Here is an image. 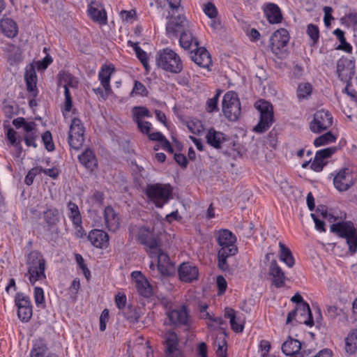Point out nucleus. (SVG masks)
I'll return each instance as SVG.
<instances>
[{"label":"nucleus","instance_id":"1","mask_svg":"<svg viewBox=\"0 0 357 357\" xmlns=\"http://www.w3.org/2000/svg\"><path fill=\"white\" fill-rule=\"evenodd\" d=\"M26 265L29 281L31 285L37 282H43L47 279L45 270L46 260L41 252L38 250L31 251L26 256Z\"/></svg>","mask_w":357,"mask_h":357},{"label":"nucleus","instance_id":"2","mask_svg":"<svg viewBox=\"0 0 357 357\" xmlns=\"http://www.w3.org/2000/svg\"><path fill=\"white\" fill-rule=\"evenodd\" d=\"M156 63L162 70L174 74L181 73L183 68L180 56L169 48L158 52Z\"/></svg>","mask_w":357,"mask_h":357},{"label":"nucleus","instance_id":"3","mask_svg":"<svg viewBox=\"0 0 357 357\" xmlns=\"http://www.w3.org/2000/svg\"><path fill=\"white\" fill-rule=\"evenodd\" d=\"M172 188L169 184H148L144 192L157 208H162L172 198Z\"/></svg>","mask_w":357,"mask_h":357},{"label":"nucleus","instance_id":"4","mask_svg":"<svg viewBox=\"0 0 357 357\" xmlns=\"http://www.w3.org/2000/svg\"><path fill=\"white\" fill-rule=\"evenodd\" d=\"M129 232L136 240L146 247V251L155 250L160 245L158 237L153 230L146 226L130 225Z\"/></svg>","mask_w":357,"mask_h":357},{"label":"nucleus","instance_id":"5","mask_svg":"<svg viewBox=\"0 0 357 357\" xmlns=\"http://www.w3.org/2000/svg\"><path fill=\"white\" fill-rule=\"evenodd\" d=\"M255 107L260 112V119L254 131L257 133L266 132L274 121L273 105L264 100H260L255 103Z\"/></svg>","mask_w":357,"mask_h":357},{"label":"nucleus","instance_id":"6","mask_svg":"<svg viewBox=\"0 0 357 357\" xmlns=\"http://www.w3.org/2000/svg\"><path fill=\"white\" fill-rule=\"evenodd\" d=\"M222 112L227 119L238 120L241 113V102L238 95L234 91L227 92L222 100Z\"/></svg>","mask_w":357,"mask_h":357},{"label":"nucleus","instance_id":"7","mask_svg":"<svg viewBox=\"0 0 357 357\" xmlns=\"http://www.w3.org/2000/svg\"><path fill=\"white\" fill-rule=\"evenodd\" d=\"M330 177H333L334 187L340 192L347 191L356 181L352 170L348 167L331 173Z\"/></svg>","mask_w":357,"mask_h":357},{"label":"nucleus","instance_id":"8","mask_svg":"<svg viewBox=\"0 0 357 357\" xmlns=\"http://www.w3.org/2000/svg\"><path fill=\"white\" fill-rule=\"evenodd\" d=\"M190 312L188 307L182 305L177 308L169 310L167 312V316L175 326L183 327L185 330H189L192 324Z\"/></svg>","mask_w":357,"mask_h":357},{"label":"nucleus","instance_id":"9","mask_svg":"<svg viewBox=\"0 0 357 357\" xmlns=\"http://www.w3.org/2000/svg\"><path fill=\"white\" fill-rule=\"evenodd\" d=\"M149 257L154 261H157V271L160 276H169L174 271L173 263L170 261L169 257L160 248L149 251Z\"/></svg>","mask_w":357,"mask_h":357},{"label":"nucleus","instance_id":"10","mask_svg":"<svg viewBox=\"0 0 357 357\" xmlns=\"http://www.w3.org/2000/svg\"><path fill=\"white\" fill-rule=\"evenodd\" d=\"M162 344L165 357H185L178 348V340L176 333L169 330L162 334Z\"/></svg>","mask_w":357,"mask_h":357},{"label":"nucleus","instance_id":"11","mask_svg":"<svg viewBox=\"0 0 357 357\" xmlns=\"http://www.w3.org/2000/svg\"><path fill=\"white\" fill-rule=\"evenodd\" d=\"M355 64L351 59L342 57L337 62V74L340 79L347 83V86L344 88V91L347 94L354 96V95L348 91V86L354 76Z\"/></svg>","mask_w":357,"mask_h":357},{"label":"nucleus","instance_id":"12","mask_svg":"<svg viewBox=\"0 0 357 357\" xmlns=\"http://www.w3.org/2000/svg\"><path fill=\"white\" fill-rule=\"evenodd\" d=\"M15 304L17 307V316L22 322H28L33 314L31 301L29 296L17 292L15 296Z\"/></svg>","mask_w":357,"mask_h":357},{"label":"nucleus","instance_id":"13","mask_svg":"<svg viewBox=\"0 0 357 357\" xmlns=\"http://www.w3.org/2000/svg\"><path fill=\"white\" fill-rule=\"evenodd\" d=\"M333 124L332 114L327 110L320 109L314 114L313 120L310 123V129L312 132L320 133Z\"/></svg>","mask_w":357,"mask_h":357},{"label":"nucleus","instance_id":"14","mask_svg":"<svg viewBox=\"0 0 357 357\" xmlns=\"http://www.w3.org/2000/svg\"><path fill=\"white\" fill-rule=\"evenodd\" d=\"M289 40V33L285 29H280L275 31L270 38L271 51L277 56H280L283 49L287 46Z\"/></svg>","mask_w":357,"mask_h":357},{"label":"nucleus","instance_id":"15","mask_svg":"<svg viewBox=\"0 0 357 357\" xmlns=\"http://www.w3.org/2000/svg\"><path fill=\"white\" fill-rule=\"evenodd\" d=\"M218 245L221 247L219 250H224L229 255H236L238 248L235 244L236 238L231 231L228 229H222L218 231L217 238Z\"/></svg>","mask_w":357,"mask_h":357},{"label":"nucleus","instance_id":"16","mask_svg":"<svg viewBox=\"0 0 357 357\" xmlns=\"http://www.w3.org/2000/svg\"><path fill=\"white\" fill-rule=\"evenodd\" d=\"M189 22L184 15H178L169 20L166 25V31L169 37H177L190 28Z\"/></svg>","mask_w":357,"mask_h":357},{"label":"nucleus","instance_id":"17","mask_svg":"<svg viewBox=\"0 0 357 357\" xmlns=\"http://www.w3.org/2000/svg\"><path fill=\"white\" fill-rule=\"evenodd\" d=\"M135 280V287L139 295L144 298H150L153 294L152 285L147 278L140 271H133L131 273Z\"/></svg>","mask_w":357,"mask_h":357},{"label":"nucleus","instance_id":"18","mask_svg":"<svg viewBox=\"0 0 357 357\" xmlns=\"http://www.w3.org/2000/svg\"><path fill=\"white\" fill-rule=\"evenodd\" d=\"M179 279L184 282H192L199 277L198 268L190 262L181 264L178 268Z\"/></svg>","mask_w":357,"mask_h":357},{"label":"nucleus","instance_id":"19","mask_svg":"<svg viewBox=\"0 0 357 357\" xmlns=\"http://www.w3.org/2000/svg\"><path fill=\"white\" fill-rule=\"evenodd\" d=\"M87 12L91 19L100 25L107 24V15L103 6L92 1L88 6Z\"/></svg>","mask_w":357,"mask_h":357},{"label":"nucleus","instance_id":"20","mask_svg":"<svg viewBox=\"0 0 357 357\" xmlns=\"http://www.w3.org/2000/svg\"><path fill=\"white\" fill-rule=\"evenodd\" d=\"M190 54L191 59L199 67L208 69L212 65L211 55L204 47L194 48Z\"/></svg>","mask_w":357,"mask_h":357},{"label":"nucleus","instance_id":"21","mask_svg":"<svg viewBox=\"0 0 357 357\" xmlns=\"http://www.w3.org/2000/svg\"><path fill=\"white\" fill-rule=\"evenodd\" d=\"M88 240L96 248H107L109 245V236L102 229H93L88 236Z\"/></svg>","mask_w":357,"mask_h":357},{"label":"nucleus","instance_id":"22","mask_svg":"<svg viewBox=\"0 0 357 357\" xmlns=\"http://www.w3.org/2000/svg\"><path fill=\"white\" fill-rule=\"evenodd\" d=\"M59 86L63 83V86L64 88L65 96L64 111L69 112L73 107L72 97L68 89V86L71 85L72 76L68 73H60L59 74Z\"/></svg>","mask_w":357,"mask_h":357},{"label":"nucleus","instance_id":"23","mask_svg":"<svg viewBox=\"0 0 357 357\" xmlns=\"http://www.w3.org/2000/svg\"><path fill=\"white\" fill-rule=\"evenodd\" d=\"M114 71L115 68L113 64H104L98 73V79L107 94L112 91L110 79L111 75Z\"/></svg>","mask_w":357,"mask_h":357},{"label":"nucleus","instance_id":"24","mask_svg":"<svg viewBox=\"0 0 357 357\" xmlns=\"http://www.w3.org/2000/svg\"><path fill=\"white\" fill-rule=\"evenodd\" d=\"M282 351L286 356H301L303 357L305 351H301V342L296 339L289 337L282 344Z\"/></svg>","mask_w":357,"mask_h":357},{"label":"nucleus","instance_id":"25","mask_svg":"<svg viewBox=\"0 0 357 357\" xmlns=\"http://www.w3.org/2000/svg\"><path fill=\"white\" fill-rule=\"evenodd\" d=\"M104 218L107 228L110 231H116L120 227V218L114 209L108 206L104 210Z\"/></svg>","mask_w":357,"mask_h":357},{"label":"nucleus","instance_id":"26","mask_svg":"<svg viewBox=\"0 0 357 357\" xmlns=\"http://www.w3.org/2000/svg\"><path fill=\"white\" fill-rule=\"evenodd\" d=\"M269 274L272 276V282L277 288H280L284 285L286 280L285 273L275 260H273L271 262Z\"/></svg>","mask_w":357,"mask_h":357},{"label":"nucleus","instance_id":"27","mask_svg":"<svg viewBox=\"0 0 357 357\" xmlns=\"http://www.w3.org/2000/svg\"><path fill=\"white\" fill-rule=\"evenodd\" d=\"M79 162L89 171L93 172L98 167V160L93 151L86 149L79 156Z\"/></svg>","mask_w":357,"mask_h":357},{"label":"nucleus","instance_id":"28","mask_svg":"<svg viewBox=\"0 0 357 357\" xmlns=\"http://www.w3.org/2000/svg\"><path fill=\"white\" fill-rule=\"evenodd\" d=\"M331 231L337 234L342 238L346 239L354 234L357 230L355 229L353 223L351 222H343L336 224H333L331 226Z\"/></svg>","mask_w":357,"mask_h":357},{"label":"nucleus","instance_id":"29","mask_svg":"<svg viewBox=\"0 0 357 357\" xmlns=\"http://www.w3.org/2000/svg\"><path fill=\"white\" fill-rule=\"evenodd\" d=\"M298 312V318L296 321L300 324H304L308 326H312L314 325V321L310 310V305L308 303H301L296 306Z\"/></svg>","mask_w":357,"mask_h":357},{"label":"nucleus","instance_id":"30","mask_svg":"<svg viewBox=\"0 0 357 357\" xmlns=\"http://www.w3.org/2000/svg\"><path fill=\"white\" fill-rule=\"evenodd\" d=\"M264 14L271 24H278L282 21V15L279 6L273 3H268L266 5Z\"/></svg>","mask_w":357,"mask_h":357},{"label":"nucleus","instance_id":"31","mask_svg":"<svg viewBox=\"0 0 357 357\" xmlns=\"http://www.w3.org/2000/svg\"><path fill=\"white\" fill-rule=\"evenodd\" d=\"M24 141L27 146L37 147L36 140L38 137L37 124L34 121H29V125H26L24 130Z\"/></svg>","mask_w":357,"mask_h":357},{"label":"nucleus","instance_id":"32","mask_svg":"<svg viewBox=\"0 0 357 357\" xmlns=\"http://www.w3.org/2000/svg\"><path fill=\"white\" fill-rule=\"evenodd\" d=\"M206 139L210 146L218 149L221 148L222 144L226 140V136L224 133L211 128L206 135Z\"/></svg>","mask_w":357,"mask_h":357},{"label":"nucleus","instance_id":"33","mask_svg":"<svg viewBox=\"0 0 357 357\" xmlns=\"http://www.w3.org/2000/svg\"><path fill=\"white\" fill-rule=\"evenodd\" d=\"M179 43L180 45L185 50H192L199 46V42L197 39L192 36L190 27L188 28V30H185L180 33Z\"/></svg>","mask_w":357,"mask_h":357},{"label":"nucleus","instance_id":"34","mask_svg":"<svg viewBox=\"0 0 357 357\" xmlns=\"http://www.w3.org/2000/svg\"><path fill=\"white\" fill-rule=\"evenodd\" d=\"M44 220L47 224L48 231H56L57 232L56 224L59 221V213L56 208H48L45 211Z\"/></svg>","mask_w":357,"mask_h":357},{"label":"nucleus","instance_id":"35","mask_svg":"<svg viewBox=\"0 0 357 357\" xmlns=\"http://www.w3.org/2000/svg\"><path fill=\"white\" fill-rule=\"evenodd\" d=\"M24 79L26 84L27 91L32 93V96L36 97L38 92L36 89L37 76L33 66L26 68Z\"/></svg>","mask_w":357,"mask_h":357},{"label":"nucleus","instance_id":"36","mask_svg":"<svg viewBox=\"0 0 357 357\" xmlns=\"http://www.w3.org/2000/svg\"><path fill=\"white\" fill-rule=\"evenodd\" d=\"M47 346L44 339L39 338L36 340L30 352V357H46Z\"/></svg>","mask_w":357,"mask_h":357},{"label":"nucleus","instance_id":"37","mask_svg":"<svg viewBox=\"0 0 357 357\" xmlns=\"http://www.w3.org/2000/svg\"><path fill=\"white\" fill-rule=\"evenodd\" d=\"M0 26L3 33L9 38L15 37L17 33V26L16 23L11 19H3L0 22Z\"/></svg>","mask_w":357,"mask_h":357},{"label":"nucleus","instance_id":"38","mask_svg":"<svg viewBox=\"0 0 357 357\" xmlns=\"http://www.w3.org/2000/svg\"><path fill=\"white\" fill-rule=\"evenodd\" d=\"M68 216L73 222V225H79L82 223L81 213L78 206L73 202H69L67 204Z\"/></svg>","mask_w":357,"mask_h":357},{"label":"nucleus","instance_id":"39","mask_svg":"<svg viewBox=\"0 0 357 357\" xmlns=\"http://www.w3.org/2000/svg\"><path fill=\"white\" fill-rule=\"evenodd\" d=\"M280 259L284 262L287 266L291 268L295 264L294 258L291 250L282 242L279 243Z\"/></svg>","mask_w":357,"mask_h":357},{"label":"nucleus","instance_id":"40","mask_svg":"<svg viewBox=\"0 0 357 357\" xmlns=\"http://www.w3.org/2000/svg\"><path fill=\"white\" fill-rule=\"evenodd\" d=\"M345 349L349 354L357 351V330L351 332L345 339Z\"/></svg>","mask_w":357,"mask_h":357},{"label":"nucleus","instance_id":"41","mask_svg":"<svg viewBox=\"0 0 357 357\" xmlns=\"http://www.w3.org/2000/svg\"><path fill=\"white\" fill-rule=\"evenodd\" d=\"M312 89L313 88L310 83H300L296 90V96L299 101H301L304 99H307L311 96Z\"/></svg>","mask_w":357,"mask_h":357},{"label":"nucleus","instance_id":"42","mask_svg":"<svg viewBox=\"0 0 357 357\" xmlns=\"http://www.w3.org/2000/svg\"><path fill=\"white\" fill-rule=\"evenodd\" d=\"M123 314L124 317L132 324L137 323L141 317L138 309L132 305H128L125 307Z\"/></svg>","mask_w":357,"mask_h":357},{"label":"nucleus","instance_id":"43","mask_svg":"<svg viewBox=\"0 0 357 357\" xmlns=\"http://www.w3.org/2000/svg\"><path fill=\"white\" fill-rule=\"evenodd\" d=\"M333 34L340 43L337 49L343 50L347 53H351L352 52V46L347 42L344 37V32L340 29H336L334 30Z\"/></svg>","mask_w":357,"mask_h":357},{"label":"nucleus","instance_id":"44","mask_svg":"<svg viewBox=\"0 0 357 357\" xmlns=\"http://www.w3.org/2000/svg\"><path fill=\"white\" fill-rule=\"evenodd\" d=\"M133 121L138 122L143 121L142 119L144 117L150 118L152 116L150 111L144 106H136L132 109Z\"/></svg>","mask_w":357,"mask_h":357},{"label":"nucleus","instance_id":"45","mask_svg":"<svg viewBox=\"0 0 357 357\" xmlns=\"http://www.w3.org/2000/svg\"><path fill=\"white\" fill-rule=\"evenodd\" d=\"M68 142L71 148L78 150L83 146L84 134H68Z\"/></svg>","mask_w":357,"mask_h":357},{"label":"nucleus","instance_id":"46","mask_svg":"<svg viewBox=\"0 0 357 357\" xmlns=\"http://www.w3.org/2000/svg\"><path fill=\"white\" fill-rule=\"evenodd\" d=\"M336 137L331 132H327L326 133L317 137L314 141V145L316 147L324 146L328 144L335 142Z\"/></svg>","mask_w":357,"mask_h":357},{"label":"nucleus","instance_id":"47","mask_svg":"<svg viewBox=\"0 0 357 357\" xmlns=\"http://www.w3.org/2000/svg\"><path fill=\"white\" fill-rule=\"evenodd\" d=\"M33 297L36 305L38 307L44 308L45 307V294L43 288L36 287L33 291Z\"/></svg>","mask_w":357,"mask_h":357},{"label":"nucleus","instance_id":"48","mask_svg":"<svg viewBox=\"0 0 357 357\" xmlns=\"http://www.w3.org/2000/svg\"><path fill=\"white\" fill-rule=\"evenodd\" d=\"M234 255H229V252H225L224 250H219L218 252L219 268L224 271H228L229 268V266L227 261V259Z\"/></svg>","mask_w":357,"mask_h":357},{"label":"nucleus","instance_id":"49","mask_svg":"<svg viewBox=\"0 0 357 357\" xmlns=\"http://www.w3.org/2000/svg\"><path fill=\"white\" fill-rule=\"evenodd\" d=\"M148 95L149 91L146 86L141 82L135 80L134 82L133 89L130 93V96H141L143 97H146Z\"/></svg>","mask_w":357,"mask_h":357},{"label":"nucleus","instance_id":"50","mask_svg":"<svg viewBox=\"0 0 357 357\" xmlns=\"http://www.w3.org/2000/svg\"><path fill=\"white\" fill-rule=\"evenodd\" d=\"M84 134V128L78 118L72 119L68 134Z\"/></svg>","mask_w":357,"mask_h":357},{"label":"nucleus","instance_id":"51","mask_svg":"<svg viewBox=\"0 0 357 357\" xmlns=\"http://www.w3.org/2000/svg\"><path fill=\"white\" fill-rule=\"evenodd\" d=\"M337 150V149L335 146L328 147L317 151L315 155L317 158L323 160V162H328L327 160L331 158Z\"/></svg>","mask_w":357,"mask_h":357},{"label":"nucleus","instance_id":"52","mask_svg":"<svg viewBox=\"0 0 357 357\" xmlns=\"http://www.w3.org/2000/svg\"><path fill=\"white\" fill-rule=\"evenodd\" d=\"M6 137L8 140L10 142V144L18 148L22 149L21 147V139H17V132L11 128H9L6 132Z\"/></svg>","mask_w":357,"mask_h":357},{"label":"nucleus","instance_id":"53","mask_svg":"<svg viewBox=\"0 0 357 357\" xmlns=\"http://www.w3.org/2000/svg\"><path fill=\"white\" fill-rule=\"evenodd\" d=\"M307 33L312 41V44L315 45L319 38V27L313 24L307 25Z\"/></svg>","mask_w":357,"mask_h":357},{"label":"nucleus","instance_id":"54","mask_svg":"<svg viewBox=\"0 0 357 357\" xmlns=\"http://www.w3.org/2000/svg\"><path fill=\"white\" fill-rule=\"evenodd\" d=\"M221 91H217L216 94L206 102V110L208 112L218 111V102Z\"/></svg>","mask_w":357,"mask_h":357},{"label":"nucleus","instance_id":"55","mask_svg":"<svg viewBox=\"0 0 357 357\" xmlns=\"http://www.w3.org/2000/svg\"><path fill=\"white\" fill-rule=\"evenodd\" d=\"M42 141L48 151L54 150L55 146L52 140V134L50 131H46L42 135Z\"/></svg>","mask_w":357,"mask_h":357},{"label":"nucleus","instance_id":"56","mask_svg":"<svg viewBox=\"0 0 357 357\" xmlns=\"http://www.w3.org/2000/svg\"><path fill=\"white\" fill-rule=\"evenodd\" d=\"M41 170H43L42 167H36L31 169L28 172V173L25 177V180H24L25 183L27 185H31L33 183L35 177L38 174L41 173Z\"/></svg>","mask_w":357,"mask_h":357},{"label":"nucleus","instance_id":"57","mask_svg":"<svg viewBox=\"0 0 357 357\" xmlns=\"http://www.w3.org/2000/svg\"><path fill=\"white\" fill-rule=\"evenodd\" d=\"M137 59L140 61L146 71L149 70V58L146 52L142 48H137L135 53Z\"/></svg>","mask_w":357,"mask_h":357},{"label":"nucleus","instance_id":"58","mask_svg":"<svg viewBox=\"0 0 357 357\" xmlns=\"http://www.w3.org/2000/svg\"><path fill=\"white\" fill-rule=\"evenodd\" d=\"M204 13L210 18L213 19L215 18L218 15V10L215 5L211 2H208L207 3L204 5L203 7Z\"/></svg>","mask_w":357,"mask_h":357},{"label":"nucleus","instance_id":"59","mask_svg":"<svg viewBox=\"0 0 357 357\" xmlns=\"http://www.w3.org/2000/svg\"><path fill=\"white\" fill-rule=\"evenodd\" d=\"M349 250L351 254L357 252V231L347 239Z\"/></svg>","mask_w":357,"mask_h":357},{"label":"nucleus","instance_id":"60","mask_svg":"<svg viewBox=\"0 0 357 357\" xmlns=\"http://www.w3.org/2000/svg\"><path fill=\"white\" fill-rule=\"evenodd\" d=\"M104 199V193L102 192L97 190L94 191L90 197V199L93 205H97L98 206H101L103 204Z\"/></svg>","mask_w":357,"mask_h":357},{"label":"nucleus","instance_id":"61","mask_svg":"<svg viewBox=\"0 0 357 357\" xmlns=\"http://www.w3.org/2000/svg\"><path fill=\"white\" fill-rule=\"evenodd\" d=\"M328 163V162H323V160L317 158L315 155L314 160L311 163L310 168L314 172H321L324 167Z\"/></svg>","mask_w":357,"mask_h":357},{"label":"nucleus","instance_id":"62","mask_svg":"<svg viewBox=\"0 0 357 357\" xmlns=\"http://www.w3.org/2000/svg\"><path fill=\"white\" fill-rule=\"evenodd\" d=\"M137 125L138 129L144 135H148L152 128V125L150 122L146 121H141L135 122Z\"/></svg>","mask_w":357,"mask_h":357},{"label":"nucleus","instance_id":"63","mask_svg":"<svg viewBox=\"0 0 357 357\" xmlns=\"http://www.w3.org/2000/svg\"><path fill=\"white\" fill-rule=\"evenodd\" d=\"M109 317V310L107 309L103 310L100 316V330L101 331H105Z\"/></svg>","mask_w":357,"mask_h":357},{"label":"nucleus","instance_id":"64","mask_svg":"<svg viewBox=\"0 0 357 357\" xmlns=\"http://www.w3.org/2000/svg\"><path fill=\"white\" fill-rule=\"evenodd\" d=\"M126 301V296L124 294L118 293L115 296V303L119 310L125 309Z\"/></svg>","mask_w":357,"mask_h":357}]
</instances>
